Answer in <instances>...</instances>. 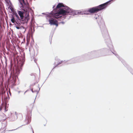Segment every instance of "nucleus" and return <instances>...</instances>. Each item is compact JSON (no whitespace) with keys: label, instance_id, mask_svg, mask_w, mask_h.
<instances>
[{"label":"nucleus","instance_id":"7","mask_svg":"<svg viewBox=\"0 0 133 133\" xmlns=\"http://www.w3.org/2000/svg\"><path fill=\"white\" fill-rule=\"evenodd\" d=\"M22 21L21 20H17V21H16V22H15V23H14L15 25L17 26H19L20 25V22H21Z\"/></svg>","mask_w":133,"mask_h":133},{"label":"nucleus","instance_id":"2","mask_svg":"<svg viewBox=\"0 0 133 133\" xmlns=\"http://www.w3.org/2000/svg\"><path fill=\"white\" fill-rule=\"evenodd\" d=\"M64 9L65 10L63 9H60L57 13L56 14V18H57V16H60V15H72V14L73 10L72 9H70L69 7L67 6H65L64 7Z\"/></svg>","mask_w":133,"mask_h":133},{"label":"nucleus","instance_id":"3","mask_svg":"<svg viewBox=\"0 0 133 133\" xmlns=\"http://www.w3.org/2000/svg\"><path fill=\"white\" fill-rule=\"evenodd\" d=\"M57 13V12L55 13L54 14H52V16H49L48 17L49 18V23L51 25H55L57 26H58V22L55 19V18H59L61 17V16H57V18H56V14Z\"/></svg>","mask_w":133,"mask_h":133},{"label":"nucleus","instance_id":"17","mask_svg":"<svg viewBox=\"0 0 133 133\" xmlns=\"http://www.w3.org/2000/svg\"><path fill=\"white\" fill-rule=\"evenodd\" d=\"M32 91L33 92V90H32Z\"/></svg>","mask_w":133,"mask_h":133},{"label":"nucleus","instance_id":"14","mask_svg":"<svg viewBox=\"0 0 133 133\" xmlns=\"http://www.w3.org/2000/svg\"><path fill=\"white\" fill-rule=\"evenodd\" d=\"M63 61H61L60 62H59L57 64V65H59L60 64L62 63H63Z\"/></svg>","mask_w":133,"mask_h":133},{"label":"nucleus","instance_id":"9","mask_svg":"<svg viewBox=\"0 0 133 133\" xmlns=\"http://www.w3.org/2000/svg\"><path fill=\"white\" fill-rule=\"evenodd\" d=\"M31 115H30L29 116H28L26 118V119H27L28 121V123H29L31 121Z\"/></svg>","mask_w":133,"mask_h":133},{"label":"nucleus","instance_id":"12","mask_svg":"<svg viewBox=\"0 0 133 133\" xmlns=\"http://www.w3.org/2000/svg\"><path fill=\"white\" fill-rule=\"evenodd\" d=\"M17 17V20H20V18H19V16H18V15H17V14L15 15Z\"/></svg>","mask_w":133,"mask_h":133},{"label":"nucleus","instance_id":"13","mask_svg":"<svg viewBox=\"0 0 133 133\" xmlns=\"http://www.w3.org/2000/svg\"><path fill=\"white\" fill-rule=\"evenodd\" d=\"M12 78L14 80V83H15L16 82V77H12Z\"/></svg>","mask_w":133,"mask_h":133},{"label":"nucleus","instance_id":"8","mask_svg":"<svg viewBox=\"0 0 133 133\" xmlns=\"http://www.w3.org/2000/svg\"><path fill=\"white\" fill-rule=\"evenodd\" d=\"M17 117V118H18L20 119H22L23 118L22 115L20 114H18Z\"/></svg>","mask_w":133,"mask_h":133},{"label":"nucleus","instance_id":"16","mask_svg":"<svg viewBox=\"0 0 133 133\" xmlns=\"http://www.w3.org/2000/svg\"><path fill=\"white\" fill-rule=\"evenodd\" d=\"M0 110L1 111V108H0Z\"/></svg>","mask_w":133,"mask_h":133},{"label":"nucleus","instance_id":"19","mask_svg":"<svg viewBox=\"0 0 133 133\" xmlns=\"http://www.w3.org/2000/svg\"><path fill=\"white\" fill-rule=\"evenodd\" d=\"M24 40H25V38H24Z\"/></svg>","mask_w":133,"mask_h":133},{"label":"nucleus","instance_id":"4","mask_svg":"<svg viewBox=\"0 0 133 133\" xmlns=\"http://www.w3.org/2000/svg\"><path fill=\"white\" fill-rule=\"evenodd\" d=\"M18 13L20 17V20H21L23 23H27L28 22V21L29 19V14H28L27 16H25L24 18L23 16L24 12L23 11H18Z\"/></svg>","mask_w":133,"mask_h":133},{"label":"nucleus","instance_id":"18","mask_svg":"<svg viewBox=\"0 0 133 133\" xmlns=\"http://www.w3.org/2000/svg\"><path fill=\"white\" fill-rule=\"evenodd\" d=\"M55 7V6H53V8H54V7Z\"/></svg>","mask_w":133,"mask_h":133},{"label":"nucleus","instance_id":"5","mask_svg":"<svg viewBox=\"0 0 133 133\" xmlns=\"http://www.w3.org/2000/svg\"><path fill=\"white\" fill-rule=\"evenodd\" d=\"M22 7L24 8L25 11H27L29 9V5L27 0H19Z\"/></svg>","mask_w":133,"mask_h":133},{"label":"nucleus","instance_id":"6","mask_svg":"<svg viewBox=\"0 0 133 133\" xmlns=\"http://www.w3.org/2000/svg\"><path fill=\"white\" fill-rule=\"evenodd\" d=\"M64 5L62 3H59L57 5V6H56V8L55 10H56L57 9H58L59 8H61L62 7H64Z\"/></svg>","mask_w":133,"mask_h":133},{"label":"nucleus","instance_id":"10","mask_svg":"<svg viewBox=\"0 0 133 133\" xmlns=\"http://www.w3.org/2000/svg\"><path fill=\"white\" fill-rule=\"evenodd\" d=\"M11 22L13 23H15V22H16V20L14 17L13 16H12V18L11 19Z\"/></svg>","mask_w":133,"mask_h":133},{"label":"nucleus","instance_id":"11","mask_svg":"<svg viewBox=\"0 0 133 133\" xmlns=\"http://www.w3.org/2000/svg\"><path fill=\"white\" fill-rule=\"evenodd\" d=\"M26 41H27L26 44H27V45H28L29 44V41H30L29 38V37L27 38Z\"/></svg>","mask_w":133,"mask_h":133},{"label":"nucleus","instance_id":"15","mask_svg":"<svg viewBox=\"0 0 133 133\" xmlns=\"http://www.w3.org/2000/svg\"><path fill=\"white\" fill-rule=\"evenodd\" d=\"M16 28L17 29H19V27H18V26H16Z\"/></svg>","mask_w":133,"mask_h":133},{"label":"nucleus","instance_id":"1","mask_svg":"<svg viewBox=\"0 0 133 133\" xmlns=\"http://www.w3.org/2000/svg\"><path fill=\"white\" fill-rule=\"evenodd\" d=\"M113 0H110L107 2L101 4L97 6L94 7L90 8L88 10L89 12L91 13H95L98 11L101 10L102 9L105 8L108 5L111 3V2Z\"/></svg>","mask_w":133,"mask_h":133}]
</instances>
